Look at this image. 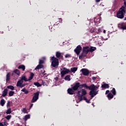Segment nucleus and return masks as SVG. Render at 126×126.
<instances>
[{"label":"nucleus","instance_id":"f257e3e1","mask_svg":"<svg viewBox=\"0 0 126 126\" xmlns=\"http://www.w3.org/2000/svg\"><path fill=\"white\" fill-rule=\"evenodd\" d=\"M77 96L78 99L76 100L77 103H79V102H81L82 100H85L87 103H90V100L87 99L86 97L84 96L87 94V91L84 89H82L80 91H78L77 93Z\"/></svg>","mask_w":126,"mask_h":126},{"label":"nucleus","instance_id":"f03ea898","mask_svg":"<svg viewBox=\"0 0 126 126\" xmlns=\"http://www.w3.org/2000/svg\"><path fill=\"white\" fill-rule=\"evenodd\" d=\"M126 8L125 6H122L118 12L117 14V17L120 19H123L125 17V13H126Z\"/></svg>","mask_w":126,"mask_h":126},{"label":"nucleus","instance_id":"7ed1b4c3","mask_svg":"<svg viewBox=\"0 0 126 126\" xmlns=\"http://www.w3.org/2000/svg\"><path fill=\"white\" fill-rule=\"evenodd\" d=\"M51 65L53 67H58L59 66V59L55 57H52L51 58Z\"/></svg>","mask_w":126,"mask_h":126},{"label":"nucleus","instance_id":"20e7f679","mask_svg":"<svg viewBox=\"0 0 126 126\" xmlns=\"http://www.w3.org/2000/svg\"><path fill=\"white\" fill-rule=\"evenodd\" d=\"M89 47L85 46L83 47V53L81 55L79 56V59H81L82 58H84V57L86 56V55L89 53Z\"/></svg>","mask_w":126,"mask_h":126},{"label":"nucleus","instance_id":"39448f33","mask_svg":"<svg viewBox=\"0 0 126 126\" xmlns=\"http://www.w3.org/2000/svg\"><path fill=\"white\" fill-rule=\"evenodd\" d=\"M67 73H70V70L65 67H63V70L61 72L62 77H63V76H64L65 74H67Z\"/></svg>","mask_w":126,"mask_h":126},{"label":"nucleus","instance_id":"423d86ee","mask_svg":"<svg viewBox=\"0 0 126 126\" xmlns=\"http://www.w3.org/2000/svg\"><path fill=\"white\" fill-rule=\"evenodd\" d=\"M39 99V92H36L34 94V96L31 100L32 103H35L37 101V100Z\"/></svg>","mask_w":126,"mask_h":126},{"label":"nucleus","instance_id":"0eeeda50","mask_svg":"<svg viewBox=\"0 0 126 126\" xmlns=\"http://www.w3.org/2000/svg\"><path fill=\"white\" fill-rule=\"evenodd\" d=\"M16 86L17 87H20V88H22V87L26 86V84H23V81L20 80L17 82Z\"/></svg>","mask_w":126,"mask_h":126},{"label":"nucleus","instance_id":"6e6552de","mask_svg":"<svg viewBox=\"0 0 126 126\" xmlns=\"http://www.w3.org/2000/svg\"><path fill=\"white\" fill-rule=\"evenodd\" d=\"M81 50H82V47H81L80 45H78L76 49L74 50V52L76 53V55H79Z\"/></svg>","mask_w":126,"mask_h":126},{"label":"nucleus","instance_id":"1a4fd4ad","mask_svg":"<svg viewBox=\"0 0 126 126\" xmlns=\"http://www.w3.org/2000/svg\"><path fill=\"white\" fill-rule=\"evenodd\" d=\"M98 87L95 86L94 84H93L89 86L88 89H89V90H91V91H95V90H97L98 89Z\"/></svg>","mask_w":126,"mask_h":126},{"label":"nucleus","instance_id":"9d476101","mask_svg":"<svg viewBox=\"0 0 126 126\" xmlns=\"http://www.w3.org/2000/svg\"><path fill=\"white\" fill-rule=\"evenodd\" d=\"M81 71L82 72L83 75L87 76L89 74V71L87 69L83 68L81 70Z\"/></svg>","mask_w":126,"mask_h":126},{"label":"nucleus","instance_id":"9b49d317","mask_svg":"<svg viewBox=\"0 0 126 126\" xmlns=\"http://www.w3.org/2000/svg\"><path fill=\"white\" fill-rule=\"evenodd\" d=\"M98 94V91H91L90 92V95L91 96L92 98H93L94 96H96Z\"/></svg>","mask_w":126,"mask_h":126},{"label":"nucleus","instance_id":"f8f14e48","mask_svg":"<svg viewBox=\"0 0 126 126\" xmlns=\"http://www.w3.org/2000/svg\"><path fill=\"white\" fill-rule=\"evenodd\" d=\"M80 86V83L79 82L76 83L75 85L73 87V90L76 91Z\"/></svg>","mask_w":126,"mask_h":126},{"label":"nucleus","instance_id":"ddd939ff","mask_svg":"<svg viewBox=\"0 0 126 126\" xmlns=\"http://www.w3.org/2000/svg\"><path fill=\"white\" fill-rule=\"evenodd\" d=\"M8 91V90H7V89H4L3 91L2 92L1 96L5 97V96H6L7 95Z\"/></svg>","mask_w":126,"mask_h":126},{"label":"nucleus","instance_id":"4468645a","mask_svg":"<svg viewBox=\"0 0 126 126\" xmlns=\"http://www.w3.org/2000/svg\"><path fill=\"white\" fill-rule=\"evenodd\" d=\"M77 69H78V68L76 67H74L71 68V69L70 70V73H71L72 72H73V73H75V72L77 71Z\"/></svg>","mask_w":126,"mask_h":126},{"label":"nucleus","instance_id":"2eb2a0df","mask_svg":"<svg viewBox=\"0 0 126 126\" xmlns=\"http://www.w3.org/2000/svg\"><path fill=\"white\" fill-rule=\"evenodd\" d=\"M74 90L72 89H68L67 90V92L68 93V94H70V95H73V94H74Z\"/></svg>","mask_w":126,"mask_h":126},{"label":"nucleus","instance_id":"dca6fc26","mask_svg":"<svg viewBox=\"0 0 126 126\" xmlns=\"http://www.w3.org/2000/svg\"><path fill=\"white\" fill-rule=\"evenodd\" d=\"M20 80H21L22 81H25V82L28 81V79H27V78H26V76H22V77H21Z\"/></svg>","mask_w":126,"mask_h":126},{"label":"nucleus","instance_id":"f3484780","mask_svg":"<svg viewBox=\"0 0 126 126\" xmlns=\"http://www.w3.org/2000/svg\"><path fill=\"white\" fill-rule=\"evenodd\" d=\"M80 88H86V89H88L89 86H87L86 84H84L80 85Z\"/></svg>","mask_w":126,"mask_h":126},{"label":"nucleus","instance_id":"a211bd4d","mask_svg":"<svg viewBox=\"0 0 126 126\" xmlns=\"http://www.w3.org/2000/svg\"><path fill=\"white\" fill-rule=\"evenodd\" d=\"M44 66L43 65L39 64H38L35 68V70H37V69H41V68H43Z\"/></svg>","mask_w":126,"mask_h":126},{"label":"nucleus","instance_id":"6ab92c4d","mask_svg":"<svg viewBox=\"0 0 126 126\" xmlns=\"http://www.w3.org/2000/svg\"><path fill=\"white\" fill-rule=\"evenodd\" d=\"M29 119H30V114L25 116V117L23 118V120H24V121H25V122H26L27 121V120H29Z\"/></svg>","mask_w":126,"mask_h":126},{"label":"nucleus","instance_id":"aec40b11","mask_svg":"<svg viewBox=\"0 0 126 126\" xmlns=\"http://www.w3.org/2000/svg\"><path fill=\"white\" fill-rule=\"evenodd\" d=\"M33 77H34V73L31 72L30 74V76L28 79V81H30V80H32V79H33Z\"/></svg>","mask_w":126,"mask_h":126},{"label":"nucleus","instance_id":"412c9836","mask_svg":"<svg viewBox=\"0 0 126 126\" xmlns=\"http://www.w3.org/2000/svg\"><path fill=\"white\" fill-rule=\"evenodd\" d=\"M10 79V73H8L6 75V82H8Z\"/></svg>","mask_w":126,"mask_h":126},{"label":"nucleus","instance_id":"4be33fe9","mask_svg":"<svg viewBox=\"0 0 126 126\" xmlns=\"http://www.w3.org/2000/svg\"><path fill=\"white\" fill-rule=\"evenodd\" d=\"M94 51H96V47H89V52H91V53H92L94 52Z\"/></svg>","mask_w":126,"mask_h":126},{"label":"nucleus","instance_id":"5701e85b","mask_svg":"<svg viewBox=\"0 0 126 126\" xmlns=\"http://www.w3.org/2000/svg\"><path fill=\"white\" fill-rule=\"evenodd\" d=\"M107 97L108 98L109 100H111V99H113V98H114V95L111 93H109L107 95Z\"/></svg>","mask_w":126,"mask_h":126},{"label":"nucleus","instance_id":"b1692460","mask_svg":"<svg viewBox=\"0 0 126 126\" xmlns=\"http://www.w3.org/2000/svg\"><path fill=\"white\" fill-rule=\"evenodd\" d=\"M19 69H22L23 71L25 70V66L24 65H20L18 66Z\"/></svg>","mask_w":126,"mask_h":126},{"label":"nucleus","instance_id":"393cba45","mask_svg":"<svg viewBox=\"0 0 126 126\" xmlns=\"http://www.w3.org/2000/svg\"><path fill=\"white\" fill-rule=\"evenodd\" d=\"M0 104L2 107H3L4 106V104H5V100L4 99H2L0 100Z\"/></svg>","mask_w":126,"mask_h":126},{"label":"nucleus","instance_id":"a878e982","mask_svg":"<svg viewBox=\"0 0 126 126\" xmlns=\"http://www.w3.org/2000/svg\"><path fill=\"white\" fill-rule=\"evenodd\" d=\"M65 80H67V81H70V75H68L66 76L64 78Z\"/></svg>","mask_w":126,"mask_h":126},{"label":"nucleus","instance_id":"bb28decb","mask_svg":"<svg viewBox=\"0 0 126 126\" xmlns=\"http://www.w3.org/2000/svg\"><path fill=\"white\" fill-rule=\"evenodd\" d=\"M21 91L22 92H24L25 94H28V93H29V91L26 90L25 88L21 90Z\"/></svg>","mask_w":126,"mask_h":126},{"label":"nucleus","instance_id":"cd10ccee","mask_svg":"<svg viewBox=\"0 0 126 126\" xmlns=\"http://www.w3.org/2000/svg\"><path fill=\"white\" fill-rule=\"evenodd\" d=\"M14 72L16 73V74H17V75H20V71L19 70L16 69L14 70Z\"/></svg>","mask_w":126,"mask_h":126},{"label":"nucleus","instance_id":"c85d7f7f","mask_svg":"<svg viewBox=\"0 0 126 126\" xmlns=\"http://www.w3.org/2000/svg\"><path fill=\"white\" fill-rule=\"evenodd\" d=\"M56 56L57 58H61V57L62 56V53H60V52H57L56 54Z\"/></svg>","mask_w":126,"mask_h":126},{"label":"nucleus","instance_id":"c756f323","mask_svg":"<svg viewBox=\"0 0 126 126\" xmlns=\"http://www.w3.org/2000/svg\"><path fill=\"white\" fill-rule=\"evenodd\" d=\"M102 88H109V84H104L101 86Z\"/></svg>","mask_w":126,"mask_h":126},{"label":"nucleus","instance_id":"7c9ffc66","mask_svg":"<svg viewBox=\"0 0 126 126\" xmlns=\"http://www.w3.org/2000/svg\"><path fill=\"white\" fill-rule=\"evenodd\" d=\"M12 112V111H11V108H9L8 109V110L6 111V114H7V115H9V114H11Z\"/></svg>","mask_w":126,"mask_h":126},{"label":"nucleus","instance_id":"2f4dec72","mask_svg":"<svg viewBox=\"0 0 126 126\" xmlns=\"http://www.w3.org/2000/svg\"><path fill=\"white\" fill-rule=\"evenodd\" d=\"M8 89H10V90H14V87L13 86H8L7 87Z\"/></svg>","mask_w":126,"mask_h":126},{"label":"nucleus","instance_id":"473e14b6","mask_svg":"<svg viewBox=\"0 0 126 126\" xmlns=\"http://www.w3.org/2000/svg\"><path fill=\"white\" fill-rule=\"evenodd\" d=\"M13 95H14V91H11L9 92V96L11 97V96H13Z\"/></svg>","mask_w":126,"mask_h":126},{"label":"nucleus","instance_id":"72a5a7b5","mask_svg":"<svg viewBox=\"0 0 126 126\" xmlns=\"http://www.w3.org/2000/svg\"><path fill=\"white\" fill-rule=\"evenodd\" d=\"M121 29H123V30H126V26L122 24H121Z\"/></svg>","mask_w":126,"mask_h":126},{"label":"nucleus","instance_id":"f704fd0d","mask_svg":"<svg viewBox=\"0 0 126 126\" xmlns=\"http://www.w3.org/2000/svg\"><path fill=\"white\" fill-rule=\"evenodd\" d=\"M111 92L114 95H116V89L114 88H113L112 89V90L111 91Z\"/></svg>","mask_w":126,"mask_h":126},{"label":"nucleus","instance_id":"c9c22d12","mask_svg":"<svg viewBox=\"0 0 126 126\" xmlns=\"http://www.w3.org/2000/svg\"><path fill=\"white\" fill-rule=\"evenodd\" d=\"M34 85H35L37 87H40L41 86V84L38 82L34 83Z\"/></svg>","mask_w":126,"mask_h":126},{"label":"nucleus","instance_id":"e433bc0d","mask_svg":"<svg viewBox=\"0 0 126 126\" xmlns=\"http://www.w3.org/2000/svg\"><path fill=\"white\" fill-rule=\"evenodd\" d=\"M22 112L23 113H24V114H27L28 113L27 109H26V108H23V110H22Z\"/></svg>","mask_w":126,"mask_h":126},{"label":"nucleus","instance_id":"4c0bfd02","mask_svg":"<svg viewBox=\"0 0 126 126\" xmlns=\"http://www.w3.org/2000/svg\"><path fill=\"white\" fill-rule=\"evenodd\" d=\"M5 119H6V120H8V121H9L10 119H11V115H7Z\"/></svg>","mask_w":126,"mask_h":126},{"label":"nucleus","instance_id":"58836bf2","mask_svg":"<svg viewBox=\"0 0 126 126\" xmlns=\"http://www.w3.org/2000/svg\"><path fill=\"white\" fill-rule=\"evenodd\" d=\"M7 108H8V107L10 106V101H8L7 103Z\"/></svg>","mask_w":126,"mask_h":126},{"label":"nucleus","instance_id":"ea45409f","mask_svg":"<svg viewBox=\"0 0 126 126\" xmlns=\"http://www.w3.org/2000/svg\"><path fill=\"white\" fill-rule=\"evenodd\" d=\"M70 57H71V56L70 54H66L65 55V58H70Z\"/></svg>","mask_w":126,"mask_h":126},{"label":"nucleus","instance_id":"a19ab883","mask_svg":"<svg viewBox=\"0 0 126 126\" xmlns=\"http://www.w3.org/2000/svg\"><path fill=\"white\" fill-rule=\"evenodd\" d=\"M3 125L5 126H8V124H7V122H6V121H4Z\"/></svg>","mask_w":126,"mask_h":126},{"label":"nucleus","instance_id":"79ce46f5","mask_svg":"<svg viewBox=\"0 0 126 126\" xmlns=\"http://www.w3.org/2000/svg\"><path fill=\"white\" fill-rule=\"evenodd\" d=\"M97 34H99V33H101V29H98L97 30V31L96 32Z\"/></svg>","mask_w":126,"mask_h":126},{"label":"nucleus","instance_id":"37998d69","mask_svg":"<svg viewBox=\"0 0 126 126\" xmlns=\"http://www.w3.org/2000/svg\"><path fill=\"white\" fill-rule=\"evenodd\" d=\"M43 63H44V61L39 60V64H42Z\"/></svg>","mask_w":126,"mask_h":126},{"label":"nucleus","instance_id":"c03bdc74","mask_svg":"<svg viewBox=\"0 0 126 126\" xmlns=\"http://www.w3.org/2000/svg\"><path fill=\"white\" fill-rule=\"evenodd\" d=\"M58 19L60 20L59 22H60V23H62L63 22V19L62 18H60Z\"/></svg>","mask_w":126,"mask_h":126},{"label":"nucleus","instance_id":"a18cd8bd","mask_svg":"<svg viewBox=\"0 0 126 126\" xmlns=\"http://www.w3.org/2000/svg\"><path fill=\"white\" fill-rule=\"evenodd\" d=\"M45 71L44 70L43 72H42V74L43 75H46V74L45 73Z\"/></svg>","mask_w":126,"mask_h":126},{"label":"nucleus","instance_id":"49530a36","mask_svg":"<svg viewBox=\"0 0 126 126\" xmlns=\"http://www.w3.org/2000/svg\"><path fill=\"white\" fill-rule=\"evenodd\" d=\"M109 92H110V91L107 90V91H106L105 94H108L109 93Z\"/></svg>","mask_w":126,"mask_h":126},{"label":"nucleus","instance_id":"de8ad7c7","mask_svg":"<svg viewBox=\"0 0 126 126\" xmlns=\"http://www.w3.org/2000/svg\"><path fill=\"white\" fill-rule=\"evenodd\" d=\"M95 79H96V77H92V80H95Z\"/></svg>","mask_w":126,"mask_h":126},{"label":"nucleus","instance_id":"09e8293b","mask_svg":"<svg viewBox=\"0 0 126 126\" xmlns=\"http://www.w3.org/2000/svg\"><path fill=\"white\" fill-rule=\"evenodd\" d=\"M0 126H4V125H3L2 123H0Z\"/></svg>","mask_w":126,"mask_h":126},{"label":"nucleus","instance_id":"8fccbe9b","mask_svg":"<svg viewBox=\"0 0 126 126\" xmlns=\"http://www.w3.org/2000/svg\"><path fill=\"white\" fill-rule=\"evenodd\" d=\"M124 5L126 6V0H124Z\"/></svg>","mask_w":126,"mask_h":126},{"label":"nucleus","instance_id":"3c124183","mask_svg":"<svg viewBox=\"0 0 126 126\" xmlns=\"http://www.w3.org/2000/svg\"><path fill=\"white\" fill-rule=\"evenodd\" d=\"M55 80L57 81V80H58V79H59V78L58 77L55 78Z\"/></svg>","mask_w":126,"mask_h":126},{"label":"nucleus","instance_id":"603ef678","mask_svg":"<svg viewBox=\"0 0 126 126\" xmlns=\"http://www.w3.org/2000/svg\"><path fill=\"white\" fill-rule=\"evenodd\" d=\"M100 0H95L96 2H99Z\"/></svg>","mask_w":126,"mask_h":126},{"label":"nucleus","instance_id":"864d4df0","mask_svg":"<svg viewBox=\"0 0 126 126\" xmlns=\"http://www.w3.org/2000/svg\"><path fill=\"white\" fill-rule=\"evenodd\" d=\"M32 107H33V104H31V108H32Z\"/></svg>","mask_w":126,"mask_h":126},{"label":"nucleus","instance_id":"5fc2aeb1","mask_svg":"<svg viewBox=\"0 0 126 126\" xmlns=\"http://www.w3.org/2000/svg\"><path fill=\"white\" fill-rule=\"evenodd\" d=\"M103 33H106V30L103 31Z\"/></svg>","mask_w":126,"mask_h":126},{"label":"nucleus","instance_id":"6e6d98bb","mask_svg":"<svg viewBox=\"0 0 126 126\" xmlns=\"http://www.w3.org/2000/svg\"><path fill=\"white\" fill-rule=\"evenodd\" d=\"M124 20H126V17H125Z\"/></svg>","mask_w":126,"mask_h":126},{"label":"nucleus","instance_id":"4d7b16f0","mask_svg":"<svg viewBox=\"0 0 126 126\" xmlns=\"http://www.w3.org/2000/svg\"><path fill=\"white\" fill-rule=\"evenodd\" d=\"M43 59H46L45 57H43Z\"/></svg>","mask_w":126,"mask_h":126},{"label":"nucleus","instance_id":"13d9d810","mask_svg":"<svg viewBox=\"0 0 126 126\" xmlns=\"http://www.w3.org/2000/svg\"><path fill=\"white\" fill-rule=\"evenodd\" d=\"M93 106H94V104L92 103Z\"/></svg>","mask_w":126,"mask_h":126},{"label":"nucleus","instance_id":"bf43d9fd","mask_svg":"<svg viewBox=\"0 0 126 126\" xmlns=\"http://www.w3.org/2000/svg\"><path fill=\"white\" fill-rule=\"evenodd\" d=\"M61 70H63V69L62 68H61Z\"/></svg>","mask_w":126,"mask_h":126}]
</instances>
